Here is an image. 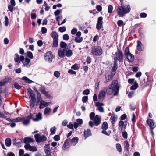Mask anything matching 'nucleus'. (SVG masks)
I'll use <instances>...</instances> for the list:
<instances>
[{
    "mask_svg": "<svg viewBox=\"0 0 156 156\" xmlns=\"http://www.w3.org/2000/svg\"><path fill=\"white\" fill-rule=\"evenodd\" d=\"M124 54L129 62H132L134 61V56L130 52L129 48L128 47L125 48L124 51Z\"/></svg>",
    "mask_w": 156,
    "mask_h": 156,
    "instance_id": "5",
    "label": "nucleus"
},
{
    "mask_svg": "<svg viewBox=\"0 0 156 156\" xmlns=\"http://www.w3.org/2000/svg\"><path fill=\"white\" fill-rule=\"evenodd\" d=\"M60 73L58 71H55L54 72V76L57 78H58L60 76Z\"/></svg>",
    "mask_w": 156,
    "mask_h": 156,
    "instance_id": "56",
    "label": "nucleus"
},
{
    "mask_svg": "<svg viewBox=\"0 0 156 156\" xmlns=\"http://www.w3.org/2000/svg\"><path fill=\"white\" fill-rule=\"evenodd\" d=\"M93 120L94 124L95 126H98L101 123V119L98 115L95 116Z\"/></svg>",
    "mask_w": 156,
    "mask_h": 156,
    "instance_id": "13",
    "label": "nucleus"
},
{
    "mask_svg": "<svg viewBox=\"0 0 156 156\" xmlns=\"http://www.w3.org/2000/svg\"><path fill=\"white\" fill-rule=\"evenodd\" d=\"M23 117H18L16 119H14V122H19L21 121L23 119Z\"/></svg>",
    "mask_w": 156,
    "mask_h": 156,
    "instance_id": "42",
    "label": "nucleus"
},
{
    "mask_svg": "<svg viewBox=\"0 0 156 156\" xmlns=\"http://www.w3.org/2000/svg\"><path fill=\"white\" fill-rule=\"evenodd\" d=\"M71 140L70 144L73 146L75 145L79 141V138L77 136L72 138Z\"/></svg>",
    "mask_w": 156,
    "mask_h": 156,
    "instance_id": "19",
    "label": "nucleus"
},
{
    "mask_svg": "<svg viewBox=\"0 0 156 156\" xmlns=\"http://www.w3.org/2000/svg\"><path fill=\"white\" fill-rule=\"evenodd\" d=\"M51 36L54 39H58V33L55 31H53L51 34Z\"/></svg>",
    "mask_w": 156,
    "mask_h": 156,
    "instance_id": "25",
    "label": "nucleus"
},
{
    "mask_svg": "<svg viewBox=\"0 0 156 156\" xmlns=\"http://www.w3.org/2000/svg\"><path fill=\"white\" fill-rule=\"evenodd\" d=\"M118 66L117 62H116L114 61L113 66L112 67V71L113 72L116 71L118 68Z\"/></svg>",
    "mask_w": 156,
    "mask_h": 156,
    "instance_id": "29",
    "label": "nucleus"
},
{
    "mask_svg": "<svg viewBox=\"0 0 156 156\" xmlns=\"http://www.w3.org/2000/svg\"><path fill=\"white\" fill-rule=\"evenodd\" d=\"M116 56L114 58V61L116 62L119 61V63H122L124 61V58L122 52L117 48V51L115 53Z\"/></svg>",
    "mask_w": 156,
    "mask_h": 156,
    "instance_id": "3",
    "label": "nucleus"
},
{
    "mask_svg": "<svg viewBox=\"0 0 156 156\" xmlns=\"http://www.w3.org/2000/svg\"><path fill=\"white\" fill-rule=\"evenodd\" d=\"M65 53L66 56L68 57H71L73 55L72 51L70 49L67 50V48H66V51Z\"/></svg>",
    "mask_w": 156,
    "mask_h": 156,
    "instance_id": "26",
    "label": "nucleus"
},
{
    "mask_svg": "<svg viewBox=\"0 0 156 156\" xmlns=\"http://www.w3.org/2000/svg\"><path fill=\"white\" fill-rule=\"evenodd\" d=\"M102 24V23H97L96 24V28L98 30H100L101 28Z\"/></svg>",
    "mask_w": 156,
    "mask_h": 156,
    "instance_id": "55",
    "label": "nucleus"
},
{
    "mask_svg": "<svg viewBox=\"0 0 156 156\" xmlns=\"http://www.w3.org/2000/svg\"><path fill=\"white\" fill-rule=\"evenodd\" d=\"M40 91L41 93L43 94L45 96L48 97V98H50L51 96L48 94V92L45 90V87H41L40 88Z\"/></svg>",
    "mask_w": 156,
    "mask_h": 156,
    "instance_id": "14",
    "label": "nucleus"
},
{
    "mask_svg": "<svg viewBox=\"0 0 156 156\" xmlns=\"http://www.w3.org/2000/svg\"><path fill=\"white\" fill-rule=\"evenodd\" d=\"M98 39L99 36L98 34H97L93 38V41L94 43H95Z\"/></svg>",
    "mask_w": 156,
    "mask_h": 156,
    "instance_id": "60",
    "label": "nucleus"
},
{
    "mask_svg": "<svg viewBox=\"0 0 156 156\" xmlns=\"http://www.w3.org/2000/svg\"><path fill=\"white\" fill-rule=\"evenodd\" d=\"M22 79L23 80H24L26 83H28L30 84L33 82L32 81L26 76L23 77Z\"/></svg>",
    "mask_w": 156,
    "mask_h": 156,
    "instance_id": "30",
    "label": "nucleus"
},
{
    "mask_svg": "<svg viewBox=\"0 0 156 156\" xmlns=\"http://www.w3.org/2000/svg\"><path fill=\"white\" fill-rule=\"evenodd\" d=\"M47 156H51V149H46L44 150Z\"/></svg>",
    "mask_w": 156,
    "mask_h": 156,
    "instance_id": "40",
    "label": "nucleus"
},
{
    "mask_svg": "<svg viewBox=\"0 0 156 156\" xmlns=\"http://www.w3.org/2000/svg\"><path fill=\"white\" fill-rule=\"evenodd\" d=\"M62 11V9H58L54 12V14L55 16L59 15Z\"/></svg>",
    "mask_w": 156,
    "mask_h": 156,
    "instance_id": "44",
    "label": "nucleus"
},
{
    "mask_svg": "<svg viewBox=\"0 0 156 156\" xmlns=\"http://www.w3.org/2000/svg\"><path fill=\"white\" fill-rule=\"evenodd\" d=\"M51 103V102H46L44 101L41 100L40 104V109L43 108L44 107L48 106Z\"/></svg>",
    "mask_w": 156,
    "mask_h": 156,
    "instance_id": "15",
    "label": "nucleus"
},
{
    "mask_svg": "<svg viewBox=\"0 0 156 156\" xmlns=\"http://www.w3.org/2000/svg\"><path fill=\"white\" fill-rule=\"evenodd\" d=\"M88 99V97L87 96H85L83 97L82 98V101L83 102L85 103Z\"/></svg>",
    "mask_w": 156,
    "mask_h": 156,
    "instance_id": "57",
    "label": "nucleus"
},
{
    "mask_svg": "<svg viewBox=\"0 0 156 156\" xmlns=\"http://www.w3.org/2000/svg\"><path fill=\"white\" fill-rule=\"evenodd\" d=\"M147 124L149 126L150 128H155L156 127V125L152 119H148L147 120Z\"/></svg>",
    "mask_w": 156,
    "mask_h": 156,
    "instance_id": "16",
    "label": "nucleus"
},
{
    "mask_svg": "<svg viewBox=\"0 0 156 156\" xmlns=\"http://www.w3.org/2000/svg\"><path fill=\"white\" fill-rule=\"evenodd\" d=\"M5 144L7 147H10L11 144V139L9 138H7L5 140Z\"/></svg>",
    "mask_w": 156,
    "mask_h": 156,
    "instance_id": "32",
    "label": "nucleus"
},
{
    "mask_svg": "<svg viewBox=\"0 0 156 156\" xmlns=\"http://www.w3.org/2000/svg\"><path fill=\"white\" fill-rule=\"evenodd\" d=\"M53 139L55 140L58 141L60 140V136L58 135H55L54 136Z\"/></svg>",
    "mask_w": 156,
    "mask_h": 156,
    "instance_id": "54",
    "label": "nucleus"
},
{
    "mask_svg": "<svg viewBox=\"0 0 156 156\" xmlns=\"http://www.w3.org/2000/svg\"><path fill=\"white\" fill-rule=\"evenodd\" d=\"M70 141V138L66 139L64 141V144L62 147V149L65 150L66 149L68 148L70 146L69 142Z\"/></svg>",
    "mask_w": 156,
    "mask_h": 156,
    "instance_id": "10",
    "label": "nucleus"
},
{
    "mask_svg": "<svg viewBox=\"0 0 156 156\" xmlns=\"http://www.w3.org/2000/svg\"><path fill=\"white\" fill-rule=\"evenodd\" d=\"M113 10V6L111 5H108V12L109 14H111Z\"/></svg>",
    "mask_w": 156,
    "mask_h": 156,
    "instance_id": "41",
    "label": "nucleus"
},
{
    "mask_svg": "<svg viewBox=\"0 0 156 156\" xmlns=\"http://www.w3.org/2000/svg\"><path fill=\"white\" fill-rule=\"evenodd\" d=\"M21 62L24 67L29 68L30 66V60L27 57L25 58L24 57V58Z\"/></svg>",
    "mask_w": 156,
    "mask_h": 156,
    "instance_id": "8",
    "label": "nucleus"
},
{
    "mask_svg": "<svg viewBox=\"0 0 156 156\" xmlns=\"http://www.w3.org/2000/svg\"><path fill=\"white\" fill-rule=\"evenodd\" d=\"M69 37L68 34H65L63 36V39L64 40H68L69 39Z\"/></svg>",
    "mask_w": 156,
    "mask_h": 156,
    "instance_id": "50",
    "label": "nucleus"
},
{
    "mask_svg": "<svg viewBox=\"0 0 156 156\" xmlns=\"http://www.w3.org/2000/svg\"><path fill=\"white\" fill-rule=\"evenodd\" d=\"M118 125L121 129V130H122L123 129H125L126 128V125L125 124L124 122L122 121H120Z\"/></svg>",
    "mask_w": 156,
    "mask_h": 156,
    "instance_id": "24",
    "label": "nucleus"
},
{
    "mask_svg": "<svg viewBox=\"0 0 156 156\" xmlns=\"http://www.w3.org/2000/svg\"><path fill=\"white\" fill-rule=\"evenodd\" d=\"M66 29L65 26L60 27L58 29L59 31L61 32H63L66 31Z\"/></svg>",
    "mask_w": 156,
    "mask_h": 156,
    "instance_id": "45",
    "label": "nucleus"
},
{
    "mask_svg": "<svg viewBox=\"0 0 156 156\" xmlns=\"http://www.w3.org/2000/svg\"><path fill=\"white\" fill-rule=\"evenodd\" d=\"M127 118V115L126 114H123L122 115L120 119L122 120H124Z\"/></svg>",
    "mask_w": 156,
    "mask_h": 156,
    "instance_id": "62",
    "label": "nucleus"
},
{
    "mask_svg": "<svg viewBox=\"0 0 156 156\" xmlns=\"http://www.w3.org/2000/svg\"><path fill=\"white\" fill-rule=\"evenodd\" d=\"M58 44V39L53 40V47H57Z\"/></svg>",
    "mask_w": 156,
    "mask_h": 156,
    "instance_id": "38",
    "label": "nucleus"
},
{
    "mask_svg": "<svg viewBox=\"0 0 156 156\" xmlns=\"http://www.w3.org/2000/svg\"><path fill=\"white\" fill-rule=\"evenodd\" d=\"M122 136L125 139H126L128 137V134L126 132L124 131L122 133Z\"/></svg>",
    "mask_w": 156,
    "mask_h": 156,
    "instance_id": "59",
    "label": "nucleus"
},
{
    "mask_svg": "<svg viewBox=\"0 0 156 156\" xmlns=\"http://www.w3.org/2000/svg\"><path fill=\"white\" fill-rule=\"evenodd\" d=\"M24 147L27 150H29L30 151H36L37 150L36 147H35L31 146L29 144H26L24 146Z\"/></svg>",
    "mask_w": 156,
    "mask_h": 156,
    "instance_id": "9",
    "label": "nucleus"
},
{
    "mask_svg": "<svg viewBox=\"0 0 156 156\" xmlns=\"http://www.w3.org/2000/svg\"><path fill=\"white\" fill-rule=\"evenodd\" d=\"M90 91L89 89H86L83 92V94L84 95H88L89 94Z\"/></svg>",
    "mask_w": 156,
    "mask_h": 156,
    "instance_id": "61",
    "label": "nucleus"
},
{
    "mask_svg": "<svg viewBox=\"0 0 156 156\" xmlns=\"http://www.w3.org/2000/svg\"><path fill=\"white\" fill-rule=\"evenodd\" d=\"M130 10L131 8L129 5L124 6H120L118 9V14L120 16H123L125 14L129 13Z\"/></svg>",
    "mask_w": 156,
    "mask_h": 156,
    "instance_id": "2",
    "label": "nucleus"
},
{
    "mask_svg": "<svg viewBox=\"0 0 156 156\" xmlns=\"http://www.w3.org/2000/svg\"><path fill=\"white\" fill-rule=\"evenodd\" d=\"M66 48H64L62 50L59 49L58 51V56L61 58H63L65 56V54Z\"/></svg>",
    "mask_w": 156,
    "mask_h": 156,
    "instance_id": "18",
    "label": "nucleus"
},
{
    "mask_svg": "<svg viewBox=\"0 0 156 156\" xmlns=\"http://www.w3.org/2000/svg\"><path fill=\"white\" fill-rule=\"evenodd\" d=\"M16 140V139H15L14 141L13 144L14 145H16L18 147H20L21 146V143L20 142H18L16 143L15 142V140Z\"/></svg>",
    "mask_w": 156,
    "mask_h": 156,
    "instance_id": "52",
    "label": "nucleus"
},
{
    "mask_svg": "<svg viewBox=\"0 0 156 156\" xmlns=\"http://www.w3.org/2000/svg\"><path fill=\"white\" fill-rule=\"evenodd\" d=\"M51 134L50 135H53L55 134L56 131V128L55 126H53L50 128V129Z\"/></svg>",
    "mask_w": 156,
    "mask_h": 156,
    "instance_id": "36",
    "label": "nucleus"
},
{
    "mask_svg": "<svg viewBox=\"0 0 156 156\" xmlns=\"http://www.w3.org/2000/svg\"><path fill=\"white\" fill-rule=\"evenodd\" d=\"M137 49L138 51H143V47L141 42L138 40L137 41Z\"/></svg>",
    "mask_w": 156,
    "mask_h": 156,
    "instance_id": "22",
    "label": "nucleus"
},
{
    "mask_svg": "<svg viewBox=\"0 0 156 156\" xmlns=\"http://www.w3.org/2000/svg\"><path fill=\"white\" fill-rule=\"evenodd\" d=\"M102 52V48L98 46H94L91 51V53L93 55L97 56L101 55Z\"/></svg>",
    "mask_w": 156,
    "mask_h": 156,
    "instance_id": "4",
    "label": "nucleus"
},
{
    "mask_svg": "<svg viewBox=\"0 0 156 156\" xmlns=\"http://www.w3.org/2000/svg\"><path fill=\"white\" fill-rule=\"evenodd\" d=\"M47 140V137L45 135H42L41 136L40 135V143L44 142Z\"/></svg>",
    "mask_w": 156,
    "mask_h": 156,
    "instance_id": "28",
    "label": "nucleus"
},
{
    "mask_svg": "<svg viewBox=\"0 0 156 156\" xmlns=\"http://www.w3.org/2000/svg\"><path fill=\"white\" fill-rule=\"evenodd\" d=\"M117 24L119 27H121L123 25V22L122 20H119L118 21Z\"/></svg>",
    "mask_w": 156,
    "mask_h": 156,
    "instance_id": "53",
    "label": "nucleus"
},
{
    "mask_svg": "<svg viewBox=\"0 0 156 156\" xmlns=\"http://www.w3.org/2000/svg\"><path fill=\"white\" fill-rule=\"evenodd\" d=\"M105 95V92L104 91H101L98 96V98L99 99H101L104 98Z\"/></svg>",
    "mask_w": 156,
    "mask_h": 156,
    "instance_id": "31",
    "label": "nucleus"
},
{
    "mask_svg": "<svg viewBox=\"0 0 156 156\" xmlns=\"http://www.w3.org/2000/svg\"><path fill=\"white\" fill-rule=\"evenodd\" d=\"M71 68L72 69L75 70L78 69H79V67L77 64H75L72 65Z\"/></svg>",
    "mask_w": 156,
    "mask_h": 156,
    "instance_id": "46",
    "label": "nucleus"
},
{
    "mask_svg": "<svg viewBox=\"0 0 156 156\" xmlns=\"http://www.w3.org/2000/svg\"><path fill=\"white\" fill-rule=\"evenodd\" d=\"M138 87V84L136 81L134 82V84L130 87V89L131 90H135L137 89Z\"/></svg>",
    "mask_w": 156,
    "mask_h": 156,
    "instance_id": "33",
    "label": "nucleus"
},
{
    "mask_svg": "<svg viewBox=\"0 0 156 156\" xmlns=\"http://www.w3.org/2000/svg\"><path fill=\"white\" fill-rule=\"evenodd\" d=\"M36 118H33V120L34 121L36 122L37 121L39 120V113L35 115Z\"/></svg>",
    "mask_w": 156,
    "mask_h": 156,
    "instance_id": "51",
    "label": "nucleus"
},
{
    "mask_svg": "<svg viewBox=\"0 0 156 156\" xmlns=\"http://www.w3.org/2000/svg\"><path fill=\"white\" fill-rule=\"evenodd\" d=\"M27 90L31 98V100H35V97L33 91L30 88H28Z\"/></svg>",
    "mask_w": 156,
    "mask_h": 156,
    "instance_id": "20",
    "label": "nucleus"
},
{
    "mask_svg": "<svg viewBox=\"0 0 156 156\" xmlns=\"http://www.w3.org/2000/svg\"><path fill=\"white\" fill-rule=\"evenodd\" d=\"M61 48H66L67 46V44L65 42L62 41L60 43V44Z\"/></svg>",
    "mask_w": 156,
    "mask_h": 156,
    "instance_id": "34",
    "label": "nucleus"
},
{
    "mask_svg": "<svg viewBox=\"0 0 156 156\" xmlns=\"http://www.w3.org/2000/svg\"><path fill=\"white\" fill-rule=\"evenodd\" d=\"M24 57L23 55L19 56L18 54H16L14 56V60L16 62L20 63L23 59Z\"/></svg>",
    "mask_w": 156,
    "mask_h": 156,
    "instance_id": "12",
    "label": "nucleus"
},
{
    "mask_svg": "<svg viewBox=\"0 0 156 156\" xmlns=\"http://www.w3.org/2000/svg\"><path fill=\"white\" fill-rule=\"evenodd\" d=\"M125 146H124L125 149L126 151H128L129 144H128V141L127 140H126L125 141Z\"/></svg>",
    "mask_w": 156,
    "mask_h": 156,
    "instance_id": "37",
    "label": "nucleus"
},
{
    "mask_svg": "<svg viewBox=\"0 0 156 156\" xmlns=\"http://www.w3.org/2000/svg\"><path fill=\"white\" fill-rule=\"evenodd\" d=\"M84 134L85 139H86L87 137L92 135L91 130L89 129H87L86 130L84 131Z\"/></svg>",
    "mask_w": 156,
    "mask_h": 156,
    "instance_id": "21",
    "label": "nucleus"
},
{
    "mask_svg": "<svg viewBox=\"0 0 156 156\" xmlns=\"http://www.w3.org/2000/svg\"><path fill=\"white\" fill-rule=\"evenodd\" d=\"M83 40V38L82 37H75V41L76 42L80 43Z\"/></svg>",
    "mask_w": 156,
    "mask_h": 156,
    "instance_id": "35",
    "label": "nucleus"
},
{
    "mask_svg": "<svg viewBox=\"0 0 156 156\" xmlns=\"http://www.w3.org/2000/svg\"><path fill=\"white\" fill-rule=\"evenodd\" d=\"M51 111V109L49 107L46 108L44 110V114L45 115L48 114Z\"/></svg>",
    "mask_w": 156,
    "mask_h": 156,
    "instance_id": "43",
    "label": "nucleus"
},
{
    "mask_svg": "<svg viewBox=\"0 0 156 156\" xmlns=\"http://www.w3.org/2000/svg\"><path fill=\"white\" fill-rule=\"evenodd\" d=\"M116 149L119 152L122 151V147L120 144L117 143L116 145Z\"/></svg>",
    "mask_w": 156,
    "mask_h": 156,
    "instance_id": "39",
    "label": "nucleus"
},
{
    "mask_svg": "<svg viewBox=\"0 0 156 156\" xmlns=\"http://www.w3.org/2000/svg\"><path fill=\"white\" fill-rule=\"evenodd\" d=\"M95 114L94 112H91L90 114V119L91 120H93L95 117Z\"/></svg>",
    "mask_w": 156,
    "mask_h": 156,
    "instance_id": "47",
    "label": "nucleus"
},
{
    "mask_svg": "<svg viewBox=\"0 0 156 156\" xmlns=\"http://www.w3.org/2000/svg\"><path fill=\"white\" fill-rule=\"evenodd\" d=\"M27 56L31 59L33 58V56L32 53L30 51H28L27 52Z\"/></svg>",
    "mask_w": 156,
    "mask_h": 156,
    "instance_id": "49",
    "label": "nucleus"
},
{
    "mask_svg": "<svg viewBox=\"0 0 156 156\" xmlns=\"http://www.w3.org/2000/svg\"><path fill=\"white\" fill-rule=\"evenodd\" d=\"M114 75L111 73L110 74H106L105 75V78L106 81L108 82L110 81L113 78Z\"/></svg>",
    "mask_w": 156,
    "mask_h": 156,
    "instance_id": "17",
    "label": "nucleus"
},
{
    "mask_svg": "<svg viewBox=\"0 0 156 156\" xmlns=\"http://www.w3.org/2000/svg\"><path fill=\"white\" fill-rule=\"evenodd\" d=\"M110 121H111V123L112 125V126L117 121V119L115 118V115L114 114L113 115L110 117Z\"/></svg>",
    "mask_w": 156,
    "mask_h": 156,
    "instance_id": "27",
    "label": "nucleus"
},
{
    "mask_svg": "<svg viewBox=\"0 0 156 156\" xmlns=\"http://www.w3.org/2000/svg\"><path fill=\"white\" fill-rule=\"evenodd\" d=\"M108 128V123L106 122H103L102 126L101 129L103 130L101 131L102 133L107 136H109L111 133V130H108V132L106 130Z\"/></svg>",
    "mask_w": 156,
    "mask_h": 156,
    "instance_id": "7",
    "label": "nucleus"
},
{
    "mask_svg": "<svg viewBox=\"0 0 156 156\" xmlns=\"http://www.w3.org/2000/svg\"><path fill=\"white\" fill-rule=\"evenodd\" d=\"M21 142L22 143H25L26 144H28L29 143L34 142V140L33 138L30 137H25L21 139Z\"/></svg>",
    "mask_w": 156,
    "mask_h": 156,
    "instance_id": "11",
    "label": "nucleus"
},
{
    "mask_svg": "<svg viewBox=\"0 0 156 156\" xmlns=\"http://www.w3.org/2000/svg\"><path fill=\"white\" fill-rule=\"evenodd\" d=\"M104 105L102 103L97 102L95 103V105L96 106L98 107H101V106H104Z\"/></svg>",
    "mask_w": 156,
    "mask_h": 156,
    "instance_id": "64",
    "label": "nucleus"
},
{
    "mask_svg": "<svg viewBox=\"0 0 156 156\" xmlns=\"http://www.w3.org/2000/svg\"><path fill=\"white\" fill-rule=\"evenodd\" d=\"M41 31L42 34H45L47 32V29L45 27H42L41 29Z\"/></svg>",
    "mask_w": 156,
    "mask_h": 156,
    "instance_id": "63",
    "label": "nucleus"
},
{
    "mask_svg": "<svg viewBox=\"0 0 156 156\" xmlns=\"http://www.w3.org/2000/svg\"><path fill=\"white\" fill-rule=\"evenodd\" d=\"M50 143L46 144L44 147V150H45L46 149H51L50 147Z\"/></svg>",
    "mask_w": 156,
    "mask_h": 156,
    "instance_id": "58",
    "label": "nucleus"
},
{
    "mask_svg": "<svg viewBox=\"0 0 156 156\" xmlns=\"http://www.w3.org/2000/svg\"><path fill=\"white\" fill-rule=\"evenodd\" d=\"M120 87V85L118 84V81L114 80L112 81L109 89L114 92L113 95L115 96L118 95Z\"/></svg>",
    "mask_w": 156,
    "mask_h": 156,
    "instance_id": "1",
    "label": "nucleus"
},
{
    "mask_svg": "<svg viewBox=\"0 0 156 156\" xmlns=\"http://www.w3.org/2000/svg\"><path fill=\"white\" fill-rule=\"evenodd\" d=\"M55 58V56L50 51L46 52L44 56L45 60L49 63H51L52 62L53 58Z\"/></svg>",
    "mask_w": 156,
    "mask_h": 156,
    "instance_id": "6",
    "label": "nucleus"
},
{
    "mask_svg": "<svg viewBox=\"0 0 156 156\" xmlns=\"http://www.w3.org/2000/svg\"><path fill=\"white\" fill-rule=\"evenodd\" d=\"M14 87L17 89H20L22 87L20 85L16 83H15L14 84Z\"/></svg>",
    "mask_w": 156,
    "mask_h": 156,
    "instance_id": "48",
    "label": "nucleus"
},
{
    "mask_svg": "<svg viewBox=\"0 0 156 156\" xmlns=\"http://www.w3.org/2000/svg\"><path fill=\"white\" fill-rule=\"evenodd\" d=\"M33 115H31L30 116H28L25 119L23 122V124L25 125H28L30 122V121L31 118H32Z\"/></svg>",
    "mask_w": 156,
    "mask_h": 156,
    "instance_id": "23",
    "label": "nucleus"
}]
</instances>
